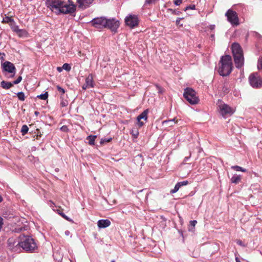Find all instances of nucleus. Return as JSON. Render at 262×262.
Wrapping results in <instances>:
<instances>
[{
    "instance_id": "1",
    "label": "nucleus",
    "mask_w": 262,
    "mask_h": 262,
    "mask_svg": "<svg viewBox=\"0 0 262 262\" xmlns=\"http://www.w3.org/2000/svg\"><path fill=\"white\" fill-rule=\"evenodd\" d=\"M46 5L57 14L62 13L73 15L76 9L74 4H67L62 0H46Z\"/></svg>"
},
{
    "instance_id": "2",
    "label": "nucleus",
    "mask_w": 262,
    "mask_h": 262,
    "mask_svg": "<svg viewBox=\"0 0 262 262\" xmlns=\"http://www.w3.org/2000/svg\"><path fill=\"white\" fill-rule=\"evenodd\" d=\"M92 26L95 28L102 29L108 28L112 31H116L119 26V21L114 18L107 19L105 17L93 18L91 21Z\"/></svg>"
},
{
    "instance_id": "3",
    "label": "nucleus",
    "mask_w": 262,
    "mask_h": 262,
    "mask_svg": "<svg viewBox=\"0 0 262 262\" xmlns=\"http://www.w3.org/2000/svg\"><path fill=\"white\" fill-rule=\"evenodd\" d=\"M221 65L219 69V73L222 76L229 75L232 70L231 57L229 55L222 56L220 61Z\"/></svg>"
},
{
    "instance_id": "4",
    "label": "nucleus",
    "mask_w": 262,
    "mask_h": 262,
    "mask_svg": "<svg viewBox=\"0 0 262 262\" xmlns=\"http://www.w3.org/2000/svg\"><path fill=\"white\" fill-rule=\"evenodd\" d=\"M232 51L236 67L238 69L242 68L244 63V58L241 47L238 43L234 42L232 45Z\"/></svg>"
},
{
    "instance_id": "5",
    "label": "nucleus",
    "mask_w": 262,
    "mask_h": 262,
    "mask_svg": "<svg viewBox=\"0 0 262 262\" xmlns=\"http://www.w3.org/2000/svg\"><path fill=\"white\" fill-rule=\"evenodd\" d=\"M20 246L26 252H33L37 249V245L34 239L30 236L20 235Z\"/></svg>"
},
{
    "instance_id": "6",
    "label": "nucleus",
    "mask_w": 262,
    "mask_h": 262,
    "mask_svg": "<svg viewBox=\"0 0 262 262\" xmlns=\"http://www.w3.org/2000/svg\"><path fill=\"white\" fill-rule=\"evenodd\" d=\"M184 98L191 104H196L199 102V99L196 96V93L191 88H187L184 90L183 94Z\"/></svg>"
},
{
    "instance_id": "7",
    "label": "nucleus",
    "mask_w": 262,
    "mask_h": 262,
    "mask_svg": "<svg viewBox=\"0 0 262 262\" xmlns=\"http://www.w3.org/2000/svg\"><path fill=\"white\" fill-rule=\"evenodd\" d=\"M8 249L10 251L15 252L19 253L21 251V246H20V236L19 239H17L14 238H10L8 240Z\"/></svg>"
},
{
    "instance_id": "8",
    "label": "nucleus",
    "mask_w": 262,
    "mask_h": 262,
    "mask_svg": "<svg viewBox=\"0 0 262 262\" xmlns=\"http://www.w3.org/2000/svg\"><path fill=\"white\" fill-rule=\"evenodd\" d=\"M218 107L220 114L224 118L231 116L235 112V110L233 108L225 103H221L220 104H219Z\"/></svg>"
},
{
    "instance_id": "9",
    "label": "nucleus",
    "mask_w": 262,
    "mask_h": 262,
    "mask_svg": "<svg viewBox=\"0 0 262 262\" xmlns=\"http://www.w3.org/2000/svg\"><path fill=\"white\" fill-rule=\"evenodd\" d=\"M249 80L250 85L254 88H259L262 85V78H260L257 73L251 74Z\"/></svg>"
},
{
    "instance_id": "10",
    "label": "nucleus",
    "mask_w": 262,
    "mask_h": 262,
    "mask_svg": "<svg viewBox=\"0 0 262 262\" xmlns=\"http://www.w3.org/2000/svg\"><path fill=\"white\" fill-rule=\"evenodd\" d=\"M226 16L227 17L228 20L232 25H238L239 24L238 17L237 13L232 10V9H229L226 13Z\"/></svg>"
},
{
    "instance_id": "11",
    "label": "nucleus",
    "mask_w": 262,
    "mask_h": 262,
    "mask_svg": "<svg viewBox=\"0 0 262 262\" xmlns=\"http://www.w3.org/2000/svg\"><path fill=\"white\" fill-rule=\"evenodd\" d=\"M125 21L128 26L130 28H134L137 26L139 23V20L137 16L130 15L127 16L125 19Z\"/></svg>"
},
{
    "instance_id": "12",
    "label": "nucleus",
    "mask_w": 262,
    "mask_h": 262,
    "mask_svg": "<svg viewBox=\"0 0 262 262\" xmlns=\"http://www.w3.org/2000/svg\"><path fill=\"white\" fill-rule=\"evenodd\" d=\"M2 67L4 71L10 73H13L12 77L14 76L15 73L16 68L12 63L8 61H5L3 63Z\"/></svg>"
},
{
    "instance_id": "13",
    "label": "nucleus",
    "mask_w": 262,
    "mask_h": 262,
    "mask_svg": "<svg viewBox=\"0 0 262 262\" xmlns=\"http://www.w3.org/2000/svg\"><path fill=\"white\" fill-rule=\"evenodd\" d=\"M94 0H77V3L79 8L85 9L88 8Z\"/></svg>"
},
{
    "instance_id": "14",
    "label": "nucleus",
    "mask_w": 262,
    "mask_h": 262,
    "mask_svg": "<svg viewBox=\"0 0 262 262\" xmlns=\"http://www.w3.org/2000/svg\"><path fill=\"white\" fill-rule=\"evenodd\" d=\"M148 113V110H144L140 115H139L137 117V120L138 121V124L140 127L142 126L144 123L141 121V119H143L145 121H147V114Z\"/></svg>"
},
{
    "instance_id": "15",
    "label": "nucleus",
    "mask_w": 262,
    "mask_h": 262,
    "mask_svg": "<svg viewBox=\"0 0 262 262\" xmlns=\"http://www.w3.org/2000/svg\"><path fill=\"white\" fill-rule=\"evenodd\" d=\"M111 225V222L109 220H100L97 222V225L99 228H104L108 227Z\"/></svg>"
},
{
    "instance_id": "16",
    "label": "nucleus",
    "mask_w": 262,
    "mask_h": 262,
    "mask_svg": "<svg viewBox=\"0 0 262 262\" xmlns=\"http://www.w3.org/2000/svg\"><path fill=\"white\" fill-rule=\"evenodd\" d=\"M85 84L90 88H93L94 85L93 77L92 74H90L85 79Z\"/></svg>"
},
{
    "instance_id": "17",
    "label": "nucleus",
    "mask_w": 262,
    "mask_h": 262,
    "mask_svg": "<svg viewBox=\"0 0 262 262\" xmlns=\"http://www.w3.org/2000/svg\"><path fill=\"white\" fill-rule=\"evenodd\" d=\"M13 85V83L10 82H8L6 81H2L1 82V86L2 88L6 90H8L11 88Z\"/></svg>"
},
{
    "instance_id": "18",
    "label": "nucleus",
    "mask_w": 262,
    "mask_h": 262,
    "mask_svg": "<svg viewBox=\"0 0 262 262\" xmlns=\"http://www.w3.org/2000/svg\"><path fill=\"white\" fill-rule=\"evenodd\" d=\"M177 122V120L174 118L171 120H165L163 121V125H166L169 126H172L173 124H175Z\"/></svg>"
},
{
    "instance_id": "19",
    "label": "nucleus",
    "mask_w": 262,
    "mask_h": 262,
    "mask_svg": "<svg viewBox=\"0 0 262 262\" xmlns=\"http://www.w3.org/2000/svg\"><path fill=\"white\" fill-rule=\"evenodd\" d=\"M241 180V176L240 175L234 174L231 179L232 183L238 184Z\"/></svg>"
},
{
    "instance_id": "20",
    "label": "nucleus",
    "mask_w": 262,
    "mask_h": 262,
    "mask_svg": "<svg viewBox=\"0 0 262 262\" xmlns=\"http://www.w3.org/2000/svg\"><path fill=\"white\" fill-rule=\"evenodd\" d=\"M97 138V136L96 135H90L87 137V140H88V143L91 145H93L95 144V140Z\"/></svg>"
},
{
    "instance_id": "21",
    "label": "nucleus",
    "mask_w": 262,
    "mask_h": 262,
    "mask_svg": "<svg viewBox=\"0 0 262 262\" xmlns=\"http://www.w3.org/2000/svg\"><path fill=\"white\" fill-rule=\"evenodd\" d=\"M197 222L196 220L190 221L189 222V231H194L195 229V225L196 224Z\"/></svg>"
},
{
    "instance_id": "22",
    "label": "nucleus",
    "mask_w": 262,
    "mask_h": 262,
    "mask_svg": "<svg viewBox=\"0 0 262 262\" xmlns=\"http://www.w3.org/2000/svg\"><path fill=\"white\" fill-rule=\"evenodd\" d=\"M17 33L18 36L20 37H26L28 36V32L24 29H20V31Z\"/></svg>"
},
{
    "instance_id": "23",
    "label": "nucleus",
    "mask_w": 262,
    "mask_h": 262,
    "mask_svg": "<svg viewBox=\"0 0 262 262\" xmlns=\"http://www.w3.org/2000/svg\"><path fill=\"white\" fill-rule=\"evenodd\" d=\"M231 168L237 171H242V172H246L247 171L246 169L243 168L242 167H240V166H237V165L231 166Z\"/></svg>"
},
{
    "instance_id": "24",
    "label": "nucleus",
    "mask_w": 262,
    "mask_h": 262,
    "mask_svg": "<svg viewBox=\"0 0 262 262\" xmlns=\"http://www.w3.org/2000/svg\"><path fill=\"white\" fill-rule=\"evenodd\" d=\"M14 21V19L9 16H6L3 18L2 23H12Z\"/></svg>"
},
{
    "instance_id": "25",
    "label": "nucleus",
    "mask_w": 262,
    "mask_h": 262,
    "mask_svg": "<svg viewBox=\"0 0 262 262\" xmlns=\"http://www.w3.org/2000/svg\"><path fill=\"white\" fill-rule=\"evenodd\" d=\"M29 130V128L27 125H23L21 129V133L23 135H26Z\"/></svg>"
},
{
    "instance_id": "26",
    "label": "nucleus",
    "mask_w": 262,
    "mask_h": 262,
    "mask_svg": "<svg viewBox=\"0 0 262 262\" xmlns=\"http://www.w3.org/2000/svg\"><path fill=\"white\" fill-rule=\"evenodd\" d=\"M48 97V93L46 92L44 94H40L37 96V98L41 99V100H46Z\"/></svg>"
},
{
    "instance_id": "27",
    "label": "nucleus",
    "mask_w": 262,
    "mask_h": 262,
    "mask_svg": "<svg viewBox=\"0 0 262 262\" xmlns=\"http://www.w3.org/2000/svg\"><path fill=\"white\" fill-rule=\"evenodd\" d=\"M180 187H181V186H180V184H179V183H177L176 184L174 188L170 190V193L173 194V193L177 192L179 190V189H180Z\"/></svg>"
},
{
    "instance_id": "28",
    "label": "nucleus",
    "mask_w": 262,
    "mask_h": 262,
    "mask_svg": "<svg viewBox=\"0 0 262 262\" xmlns=\"http://www.w3.org/2000/svg\"><path fill=\"white\" fill-rule=\"evenodd\" d=\"M17 97H18L19 100H20L21 101L25 100V94L23 92H18L17 93Z\"/></svg>"
},
{
    "instance_id": "29",
    "label": "nucleus",
    "mask_w": 262,
    "mask_h": 262,
    "mask_svg": "<svg viewBox=\"0 0 262 262\" xmlns=\"http://www.w3.org/2000/svg\"><path fill=\"white\" fill-rule=\"evenodd\" d=\"M62 69L67 71H70L71 69V67L69 64L65 63L62 66Z\"/></svg>"
},
{
    "instance_id": "30",
    "label": "nucleus",
    "mask_w": 262,
    "mask_h": 262,
    "mask_svg": "<svg viewBox=\"0 0 262 262\" xmlns=\"http://www.w3.org/2000/svg\"><path fill=\"white\" fill-rule=\"evenodd\" d=\"M59 214H60L66 220L73 222L72 220L70 219L68 216H67L66 215H65L63 213L59 212Z\"/></svg>"
},
{
    "instance_id": "31",
    "label": "nucleus",
    "mask_w": 262,
    "mask_h": 262,
    "mask_svg": "<svg viewBox=\"0 0 262 262\" xmlns=\"http://www.w3.org/2000/svg\"><path fill=\"white\" fill-rule=\"evenodd\" d=\"M22 80L21 76H19L16 80H14L12 83L13 84H17L20 82Z\"/></svg>"
},
{
    "instance_id": "32",
    "label": "nucleus",
    "mask_w": 262,
    "mask_h": 262,
    "mask_svg": "<svg viewBox=\"0 0 262 262\" xmlns=\"http://www.w3.org/2000/svg\"><path fill=\"white\" fill-rule=\"evenodd\" d=\"M112 140V138H109L108 139H106L105 138H103L101 140L100 143L101 144H104V143L109 142Z\"/></svg>"
},
{
    "instance_id": "33",
    "label": "nucleus",
    "mask_w": 262,
    "mask_h": 262,
    "mask_svg": "<svg viewBox=\"0 0 262 262\" xmlns=\"http://www.w3.org/2000/svg\"><path fill=\"white\" fill-rule=\"evenodd\" d=\"M195 10V6L194 5H189L186 7L185 9V11H187L188 10Z\"/></svg>"
},
{
    "instance_id": "34",
    "label": "nucleus",
    "mask_w": 262,
    "mask_h": 262,
    "mask_svg": "<svg viewBox=\"0 0 262 262\" xmlns=\"http://www.w3.org/2000/svg\"><path fill=\"white\" fill-rule=\"evenodd\" d=\"M257 68L262 69V57L258 59Z\"/></svg>"
},
{
    "instance_id": "35",
    "label": "nucleus",
    "mask_w": 262,
    "mask_h": 262,
    "mask_svg": "<svg viewBox=\"0 0 262 262\" xmlns=\"http://www.w3.org/2000/svg\"><path fill=\"white\" fill-rule=\"evenodd\" d=\"M180 184V186H185L188 184V181H184L182 182H178Z\"/></svg>"
},
{
    "instance_id": "36",
    "label": "nucleus",
    "mask_w": 262,
    "mask_h": 262,
    "mask_svg": "<svg viewBox=\"0 0 262 262\" xmlns=\"http://www.w3.org/2000/svg\"><path fill=\"white\" fill-rule=\"evenodd\" d=\"M57 89L58 91L59 92L61 93V94H64V93H65V90H64L63 88H62L61 87H60V86H59V85H57Z\"/></svg>"
},
{
    "instance_id": "37",
    "label": "nucleus",
    "mask_w": 262,
    "mask_h": 262,
    "mask_svg": "<svg viewBox=\"0 0 262 262\" xmlns=\"http://www.w3.org/2000/svg\"><path fill=\"white\" fill-rule=\"evenodd\" d=\"M132 135L135 138H137L139 135V132L137 130L132 131Z\"/></svg>"
},
{
    "instance_id": "38",
    "label": "nucleus",
    "mask_w": 262,
    "mask_h": 262,
    "mask_svg": "<svg viewBox=\"0 0 262 262\" xmlns=\"http://www.w3.org/2000/svg\"><path fill=\"white\" fill-rule=\"evenodd\" d=\"M183 0H174V4L177 6H179L182 3Z\"/></svg>"
},
{
    "instance_id": "39",
    "label": "nucleus",
    "mask_w": 262,
    "mask_h": 262,
    "mask_svg": "<svg viewBox=\"0 0 262 262\" xmlns=\"http://www.w3.org/2000/svg\"><path fill=\"white\" fill-rule=\"evenodd\" d=\"M60 130L63 132H67L69 129L67 126L63 125L60 128Z\"/></svg>"
},
{
    "instance_id": "40",
    "label": "nucleus",
    "mask_w": 262,
    "mask_h": 262,
    "mask_svg": "<svg viewBox=\"0 0 262 262\" xmlns=\"http://www.w3.org/2000/svg\"><path fill=\"white\" fill-rule=\"evenodd\" d=\"M20 29H19L18 26H15L13 29V30L14 32H15L16 34L19 32L18 31H20Z\"/></svg>"
},
{
    "instance_id": "41",
    "label": "nucleus",
    "mask_w": 262,
    "mask_h": 262,
    "mask_svg": "<svg viewBox=\"0 0 262 262\" xmlns=\"http://www.w3.org/2000/svg\"><path fill=\"white\" fill-rule=\"evenodd\" d=\"M156 0H146L145 4H150L154 3Z\"/></svg>"
},
{
    "instance_id": "42",
    "label": "nucleus",
    "mask_w": 262,
    "mask_h": 262,
    "mask_svg": "<svg viewBox=\"0 0 262 262\" xmlns=\"http://www.w3.org/2000/svg\"><path fill=\"white\" fill-rule=\"evenodd\" d=\"M215 25H210L208 26V28L211 30H213L214 29H215Z\"/></svg>"
},
{
    "instance_id": "43",
    "label": "nucleus",
    "mask_w": 262,
    "mask_h": 262,
    "mask_svg": "<svg viewBox=\"0 0 262 262\" xmlns=\"http://www.w3.org/2000/svg\"><path fill=\"white\" fill-rule=\"evenodd\" d=\"M156 88H157V90L159 91V93H162V89H161V88L160 86H159L158 85H156Z\"/></svg>"
},
{
    "instance_id": "44",
    "label": "nucleus",
    "mask_w": 262,
    "mask_h": 262,
    "mask_svg": "<svg viewBox=\"0 0 262 262\" xmlns=\"http://www.w3.org/2000/svg\"><path fill=\"white\" fill-rule=\"evenodd\" d=\"M182 19H183V18H177V19H176V24L179 25L180 20Z\"/></svg>"
},
{
    "instance_id": "45",
    "label": "nucleus",
    "mask_w": 262,
    "mask_h": 262,
    "mask_svg": "<svg viewBox=\"0 0 262 262\" xmlns=\"http://www.w3.org/2000/svg\"><path fill=\"white\" fill-rule=\"evenodd\" d=\"M82 89L85 90H86V89H88V88H90V87L88 86V85H87L86 84H85V83L83 85L82 87Z\"/></svg>"
},
{
    "instance_id": "46",
    "label": "nucleus",
    "mask_w": 262,
    "mask_h": 262,
    "mask_svg": "<svg viewBox=\"0 0 262 262\" xmlns=\"http://www.w3.org/2000/svg\"><path fill=\"white\" fill-rule=\"evenodd\" d=\"M64 234L66 236H69L70 235V232L69 230H66L64 232Z\"/></svg>"
},
{
    "instance_id": "47",
    "label": "nucleus",
    "mask_w": 262,
    "mask_h": 262,
    "mask_svg": "<svg viewBox=\"0 0 262 262\" xmlns=\"http://www.w3.org/2000/svg\"><path fill=\"white\" fill-rule=\"evenodd\" d=\"M236 243L238 245H241V246H243V245L242 242L241 241H240V240L237 241Z\"/></svg>"
},
{
    "instance_id": "48",
    "label": "nucleus",
    "mask_w": 262,
    "mask_h": 262,
    "mask_svg": "<svg viewBox=\"0 0 262 262\" xmlns=\"http://www.w3.org/2000/svg\"><path fill=\"white\" fill-rule=\"evenodd\" d=\"M62 67H57V70L59 72H61L62 71Z\"/></svg>"
},
{
    "instance_id": "49",
    "label": "nucleus",
    "mask_w": 262,
    "mask_h": 262,
    "mask_svg": "<svg viewBox=\"0 0 262 262\" xmlns=\"http://www.w3.org/2000/svg\"><path fill=\"white\" fill-rule=\"evenodd\" d=\"M169 10H170V11H171V12H172V14H178V13H177V12H176V10H172V9H169Z\"/></svg>"
},
{
    "instance_id": "50",
    "label": "nucleus",
    "mask_w": 262,
    "mask_h": 262,
    "mask_svg": "<svg viewBox=\"0 0 262 262\" xmlns=\"http://www.w3.org/2000/svg\"><path fill=\"white\" fill-rule=\"evenodd\" d=\"M210 38H211V39L212 40H214V34H211V36H210Z\"/></svg>"
},
{
    "instance_id": "51",
    "label": "nucleus",
    "mask_w": 262,
    "mask_h": 262,
    "mask_svg": "<svg viewBox=\"0 0 262 262\" xmlns=\"http://www.w3.org/2000/svg\"><path fill=\"white\" fill-rule=\"evenodd\" d=\"M235 261L236 262H241V261L239 260V258L237 257L235 258Z\"/></svg>"
},
{
    "instance_id": "52",
    "label": "nucleus",
    "mask_w": 262,
    "mask_h": 262,
    "mask_svg": "<svg viewBox=\"0 0 262 262\" xmlns=\"http://www.w3.org/2000/svg\"><path fill=\"white\" fill-rule=\"evenodd\" d=\"M2 201H3V198H2V196L0 195V203L1 202H2Z\"/></svg>"
},
{
    "instance_id": "53",
    "label": "nucleus",
    "mask_w": 262,
    "mask_h": 262,
    "mask_svg": "<svg viewBox=\"0 0 262 262\" xmlns=\"http://www.w3.org/2000/svg\"><path fill=\"white\" fill-rule=\"evenodd\" d=\"M23 230H25V227H24L23 229L22 228H20V231H21Z\"/></svg>"
},
{
    "instance_id": "54",
    "label": "nucleus",
    "mask_w": 262,
    "mask_h": 262,
    "mask_svg": "<svg viewBox=\"0 0 262 262\" xmlns=\"http://www.w3.org/2000/svg\"><path fill=\"white\" fill-rule=\"evenodd\" d=\"M38 114H39V113H38V112H35V114L36 115H37Z\"/></svg>"
},
{
    "instance_id": "55",
    "label": "nucleus",
    "mask_w": 262,
    "mask_h": 262,
    "mask_svg": "<svg viewBox=\"0 0 262 262\" xmlns=\"http://www.w3.org/2000/svg\"><path fill=\"white\" fill-rule=\"evenodd\" d=\"M111 262H115V261L114 260H112Z\"/></svg>"
},
{
    "instance_id": "56",
    "label": "nucleus",
    "mask_w": 262,
    "mask_h": 262,
    "mask_svg": "<svg viewBox=\"0 0 262 262\" xmlns=\"http://www.w3.org/2000/svg\"><path fill=\"white\" fill-rule=\"evenodd\" d=\"M62 106H65L64 103L62 104Z\"/></svg>"
},
{
    "instance_id": "57",
    "label": "nucleus",
    "mask_w": 262,
    "mask_h": 262,
    "mask_svg": "<svg viewBox=\"0 0 262 262\" xmlns=\"http://www.w3.org/2000/svg\"><path fill=\"white\" fill-rule=\"evenodd\" d=\"M62 106H65L64 103L62 104Z\"/></svg>"
},
{
    "instance_id": "58",
    "label": "nucleus",
    "mask_w": 262,
    "mask_h": 262,
    "mask_svg": "<svg viewBox=\"0 0 262 262\" xmlns=\"http://www.w3.org/2000/svg\"><path fill=\"white\" fill-rule=\"evenodd\" d=\"M185 159L187 160L188 158L187 157H185Z\"/></svg>"
}]
</instances>
